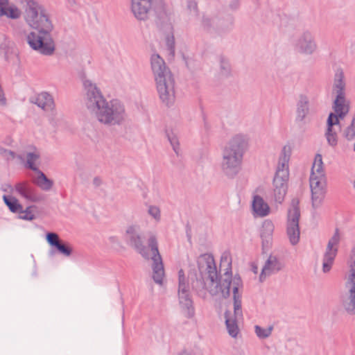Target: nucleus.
Returning a JSON list of instances; mask_svg holds the SVG:
<instances>
[{
  "instance_id": "obj_1",
  "label": "nucleus",
  "mask_w": 355,
  "mask_h": 355,
  "mask_svg": "<svg viewBox=\"0 0 355 355\" xmlns=\"http://www.w3.org/2000/svg\"><path fill=\"white\" fill-rule=\"evenodd\" d=\"M200 278H197L193 283V288L197 295L206 299L208 294L219 298H227L230 293L233 295L234 313L227 311L225 313V324L229 334L236 338L239 329L237 320L242 318V293L243 286L239 276L232 277L230 271H226L218 279V272L214 259L209 254L200 255L197 260Z\"/></svg>"
},
{
  "instance_id": "obj_2",
  "label": "nucleus",
  "mask_w": 355,
  "mask_h": 355,
  "mask_svg": "<svg viewBox=\"0 0 355 355\" xmlns=\"http://www.w3.org/2000/svg\"><path fill=\"white\" fill-rule=\"evenodd\" d=\"M85 104L88 111L101 124L112 127L122 125L127 119L124 105L117 100L107 101L96 85L91 80L83 82Z\"/></svg>"
},
{
  "instance_id": "obj_3",
  "label": "nucleus",
  "mask_w": 355,
  "mask_h": 355,
  "mask_svg": "<svg viewBox=\"0 0 355 355\" xmlns=\"http://www.w3.org/2000/svg\"><path fill=\"white\" fill-rule=\"evenodd\" d=\"M125 236L130 245L133 247L145 259L153 260V278L155 283L162 284L164 277V269L162 257L157 247V237L154 234L149 236L148 240L150 254L144 245L140 227L137 225H131L125 230Z\"/></svg>"
},
{
  "instance_id": "obj_4",
  "label": "nucleus",
  "mask_w": 355,
  "mask_h": 355,
  "mask_svg": "<svg viewBox=\"0 0 355 355\" xmlns=\"http://www.w3.org/2000/svg\"><path fill=\"white\" fill-rule=\"evenodd\" d=\"M248 143V137L243 134L234 135L225 143L222 148L220 168L226 176L234 178L239 173Z\"/></svg>"
},
{
  "instance_id": "obj_5",
  "label": "nucleus",
  "mask_w": 355,
  "mask_h": 355,
  "mask_svg": "<svg viewBox=\"0 0 355 355\" xmlns=\"http://www.w3.org/2000/svg\"><path fill=\"white\" fill-rule=\"evenodd\" d=\"M150 64L159 98L166 105L173 104L175 101V79L170 69L158 54L152 55Z\"/></svg>"
},
{
  "instance_id": "obj_6",
  "label": "nucleus",
  "mask_w": 355,
  "mask_h": 355,
  "mask_svg": "<svg viewBox=\"0 0 355 355\" xmlns=\"http://www.w3.org/2000/svg\"><path fill=\"white\" fill-rule=\"evenodd\" d=\"M346 80L343 69H338L334 74L331 94L334 98L332 103L334 112L338 119L343 120L350 110V101L346 96Z\"/></svg>"
},
{
  "instance_id": "obj_7",
  "label": "nucleus",
  "mask_w": 355,
  "mask_h": 355,
  "mask_svg": "<svg viewBox=\"0 0 355 355\" xmlns=\"http://www.w3.org/2000/svg\"><path fill=\"white\" fill-rule=\"evenodd\" d=\"M25 9L24 19L35 29H53L51 21L46 10L35 0H16Z\"/></svg>"
},
{
  "instance_id": "obj_8",
  "label": "nucleus",
  "mask_w": 355,
  "mask_h": 355,
  "mask_svg": "<svg viewBox=\"0 0 355 355\" xmlns=\"http://www.w3.org/2000/svg\"><path fill=\"white\" fill-rule=\"evenodd\" d=\"M309 182L312 195V206L314 208H318L320 206L325 194V176L320 154H317L315 157Z\"/></svg>"
},
{
  "instance_id": "obj_9",
  "label": "nucleus",
  "mask_w": 355,
  "mask_h": 355,
  "mask_svg": "<svg viewBox=\"0 0 355 355\" xmlns=\"http://www.w3.org/2000/svg\"><path fill=\"white\" fill-rule=\"evenodd\" d=\"M345 292L340 296V306L349 315H355V251L351 255L349 270L345 282Z\"/></svg>"
},
{
  "instance_id": "obj_10",
  "label": "nucleus",
  "mask_w": 355,
  "mask_h": 355,
  "mask_svg": "<svg viewBox=\"0 0 355 355\" xmlns=\"http://www.w3.org/2000/svg\"><path fill=\"white\" fill-rule=\"evenodd\" d=\"M27 35V42L35 51L44 55H52L55 49V42L51 37L53 29H37Z\"/></svg>"
},
{
  "instance_id": "obj_11",
  "label": "nucleus",
  "mask_w": 355,
  "mask_h": 355,
  "mask_svg": "<svg viewBox=\"0 0 355 355\" xmlns=\"http://www.w3.org/2000/svg\"><path fill=\"white\" fill-rule=\"evenodd\" d=\"M178 297L182 313L185 317L191 318L194 315V306L190 294L189 280L183 269H180L178 272Z\"/></svg>"
},
{
  "instance_id": "obj_12",
  "label": "nucleus",
  "mask_w": 355,
  "mask_h": 355,
  "mask_svg": "<svg viewBox=\"0 0 355 355\" xmlns=\"http://www.w3.org/2000/svg\"><path fill=\"white\" fill-rule=\"evenodd\" d=\"M298 205L299 200L297 198H293L291 201V208L288 211L286 233L292 245H296L300 240L299 219L300 212Z\"/></svg>"
},
{
  "instance_id": "obj_13",
  "label": "nucleus",
  "mask_w": 355,
  "mask_h": 355,
  "mask_svg": "<svg viewBox=\"0 0 355 355\" xmlns=\"http://www.w3.org/2000/svg\"><path fill=\"white\" fill-rule=\"evenodd\" d=\"M231 21L225 20L219 14H204L200 21L203 31L211 35H220L229 27Z\"/></svg>"
},
{
  "instance_id": "obj_14",
  "label": "nucleus",
  "mask_w": 355,
  "mask_h": 355,
  "mask_svg": "<svg viewBox=\"0 0 355 355\" xmlns=\"http://www.w3.org/2000/svg\"><path fill=\"white\" fill-rule=\"evenodd\" d=\"M163 7L162 0H132L131 10L135 17L139 21H146L150 12Z\"/></svg>"
},
{
  "instance_id": "obj_15",
  "label": "nucleus",
  "mask_w": 355,
  "mask_h": 355,
  "mask_svg": "<svg viewBox=\"0 0 355 355\" xmlns=\"http://www.w3.org/2000/svg\"><path fill=\"white\" fill-rule=\"evenodd\" d=\"M289 172L282 171L275 173L273 179V199L277 204H282L287 192V182L288 180Z\"/></svg>"
},
{
  "instance_id": "obj_16",
  "label": "nucleus",
  "mask_w": 355,
  "mask_h": 355,
  "mask_svg": "<svg viewBox=\"0 0 355 355\" xmlns=\"http://www.w3.org/2000/svg\"><path fill=\"white\" fill-rule=\"evenodd\" d=\"M340 240V236L339 231L336 229L334 234L329 239L327 246L322 264V270L324 272H329L331 268L334 260L337 254L338 245Z\"/></svg>"
},
{
  "instance_id": "obj_17",
  "label": "nucleus",
  "mask_w": 355,
  "mask_h": 355,
  "mask_svg": "<svg viewBox=\"0 0 355 355\" xmlns=\"http://www.w3.org/2000/svg\"><path fill=\"white\" fill-rule=\"evenodd\" d=\"M295 49L303 54L313 53L317 49V44L312 34L309 31L303 32L296 41Z\"/></svg>"
},
{
  "instance_id": "obj_18",
  "label": "nucleus",
  "mask_w": 355,
  "mask_h": 355,
  "mask_svg": "<svg viewBox=\"0 0 355 355\" xmlns=\"http://www.w3.org/2000/svg\"><path fill=\"white\" fill-rule=\"evenodd\" d=\"M15 189L22 198L31 202H39L44 200L42 196L38 194L33 187L27 182L17 183Z\"/></svg>"
},
{
  "instance_id": "obj_19",
  "label": "nucleus",
  "mask_w": 355,
  "mask_h": 355,
  "mask_svg": "<svg viewBox=\"0 0 355 355\" xmlns=\"http://www.w3.org/2000/svg\"><path fill=\"white\" fill-rule=\"evenodd\" d=\"M284 264L275 255L270 254L265 262L259 275V281L263 282L266 278L272 274L282 270Z\"/></svg>"
},
{
  "instance_id": "obj_20",
  "label": "nucleus",
  "mask_w": 355,
  "mask_h": 355,
  "mask_svg": "<svg viewBox=\"0 0 355 355\" xmlns=\"http://www.w3.org/2000/svg\"><path fill=\"white\" fill-rule=\"evenodd\" d=\"M47 243L52 247H54L58 252L64 257H70L73 250L71 246L67 242L61 240L58 234L49 232L46 235Z\"/></svg>"
},
{
  "instance_id": "obj_21",
  "label": "nucleus",
  "mask_w": 355,
  "mask_h": 355,
  "mask_svg": "<svg viewBox=\"0 0 355 355\" xmlns=\"http://www.w3.org/2000/svg\"><path fill=\"white\" fill-rule=\"evenodd\" d=\"M340 119H338L336 116L329 114L327 121V130L325 137L329 145L334 146L338 142V131L340 130Z\"/></svg>"
},
{
  "instance_id": "obj_22",
  "label": "nucleus",
  "mask_w": 355,
  "mask_h": 355,
  "mask_svg": "<svg viewBox=\"0 0 355 355\" xmlns=\"http://www.w3.org/2000/svg\"><path fill=\"white\" fill-rule=\"evenodd\" d=\"M31 103L35 104L44 112L53 114L55 110L54 100L51 94L47 92H41L30 100Z\"/></svg>"
},
{
  "instance_id": "obj_23",
  "label": "nucleus",
  "mask_w": 355,
  "mask_h": 355,
  "mask_svg": "<svg viewBox=\"0 0 355 355\" xmlns=\"http://www.w3.org/2000/svg\"><path fill=\"white\" fill-rule=\"evenodd\" d=\"M274 228V225L270 220H264L262 223L260 236L262 240V248L263 250H267L270 245Z\"/></svg>"
},
{
  "instance_id": "obj_24",
  "label": "nucleus",
  "mask_w": 355,
  "mask_h": 355,
  "mask_svg": "<svg viewBox=\"0 0 355 355\" xmlns=\"http://www.w3.org/2000/svg\"><path fill=\"white\" fill-rule=\"evenodd\" d=\"M253 214L259 217H265L270 212V208L262 197L256 195L252 202Z\"/></svg>"
},
{
  "instance_id": "obj_25",
  "label": "nucleus",
  "mask_w": 355,
  "mask_h": 355,
  "mask_svg": "<svg viewBox=\"0 0 355 355\" xmlns=\"http://www.w3.org/2000/svg\"><path fill=\"white\" fill-rule=\"evenodd\" d=\"M292 152V147L289 144L283 146L278 161L276 173H279L282 171L286 172L288 171V162L290 160Z\"/></svg>"
},
{
  "instance_id": "obj_26",
  "label": "nucleus",
  "mask_w": 355,
  "mask_h": 355,
  "mask_svg": "<svg viewBox=\"0 0 355 355\" xmlns=\"http://www.w3.org/2000/svg\"><path fill=\"white\" fill-rule=\"evenodd\" d=\"M309 101L304 96H301L297 105V120L302 121L309 112Z\"/></svg>"
},
{
  "instance_id": "obj_27",
  "label": "nucleus",
  "mask_w": 355,
  "mask_h": 355,
  "mask_svg": "<svg viewBox=\"0 0 355 355\" xmlns=\"http://www.w3.org/2000/svg\"><path fill=\"white\" fill-rule=\"evenodd\" d=\"M36 172L37 173V177L34 180V183L41 189L49 191L53 187V181L47 178L45 174L41 171L38 170V171Z\"/></svg>"
},
{
  "instance_id": "obj_28",
  "label": "nucleus",
  "mask_w": 355,
  "mask_h": 355,
  "mask_svg": "<svg viewBox=\"0 0 355 355\" xmlns=\"http://www.w3.org/2000/svg\"><path fill=\"white\" fill-rule=\"evenodd\" d=\"M3 200L9 209L13 213H19L22 209V205L15 198H8L3 196Z\"/></svg>"
},
{
  "instance_id": "obj_29",
  "label": "nucleus",
  "mask_w": 355,
  "mask_h": 355,
  "mask_svg": "<svg viewBox=\"0 0 355 355\" xmlns=\"http://www.w3.org/2000/svg\"><path fill=\"white\" fill-rule=\"evenodd\" d=\"M40 153L37 151L28 153L26 155L27 167L33 171H38V168L35 166V162L40 158Z\"/></svg>"
},
{
  "instance_id": "obj_30",
  "label": "nucleus",
  "mask_w": 355,
  "mask_h": 355,
  "mask_svg": "<svg viewBox=\"0 0 355 355\" xmlns=\"http://www.w3.org/2000/svg\"><path fill=\"white\" fill-rule=\"evenodd\" d=\"M343 135L348 141L355 139V116L353 117L350 125L344 130Z\"/></svg>"
},
{
  "instance_id": "obj_31",
  "label": "nucleus",
  "mask_w": 355,
  "mask_h": 355,
  "mask_svg": "<svg viewBox=\"0 0 355 355\" xmlns=\"http://www.w3.org/2000/svg\"><path fill=\"white\" fill-rule=\"evenodd\" d=\"M231 67L229 62L224 58H220V73L221 76H227L230 74Z\"/></svg>"
},
{
  "instance_id": "obj_32",
  "label": "nucleus",
  "mask_w": 355,
  "mask_h": 355,
  "mask_svg": "<svg viewBox=\"0 0 355 355\" xmlns=\"http://www.w3.org/2000/svg\"><path fill=\"white\" fill-rule=\"evenodd\" d=\"M255 333L259 338H266L271 334L272 327H269L266 329H263L259 325L254 327Z\"/></svg>"
},
{
  "instance_id": "obj_33",
  "label": "nucleus",
  "mask_w": 355,
  "mask_h": 355,
  "mask_svg": "<svg viewBox=\"0 0 355 355\" xmlns=\"http://www.w3.org/2000/svg\"><path fill=\"white\" fill-rule=\"evenodd\" d=\"M21 12L16 6L12 4L11 8L8 10L7 15L3 16L12 19H17L21 17Z\"/></svg>"
},
{
  "instance_id": "obj_34",
  "label": "nucleus",
  "mask_w": 355,
  "mask_h": 355,
  "mask_svg": "<svg viewBox=\"0 0 355 355\" xmlns=\"http://www.w3.org/2000/svg\"><path fill=\"white\" fill-rule=\"evenodd\" d=\"M148 213L157 222H159L161 220V211L158 207L150 205L148 208Z\"/></svg>"
},
{
  "instance_id": "obj_35",
  "label": "nucleus",
  "mask_w": 355,
  "mask_h": 355,
  "mask_svg": "<svg viewBox=\"0 0 355 355\" xmlns=\"http://www.w3.org/2000/svg\"><path fill=\"white\" fill-rule=\"evenodd\" d=\"M31 207H28L26 210L23 209L19 211V218L23 220H32L35 218V215L31 211Z\"/></svg>"
},
{
  "instance_id": "obj_36",
  "label": "nucleus",
  "mask_w": 355,
  "mask_h": 355,
  "mask_svg": "<svg viewBox=\"0 0 355 355\" xmlns=\"http://www.w3.org/2000/svg\"><path fill=\"white\" fill-rule=\"evenodd\" d=\"M8 0H0V17L7 15L8 10L11 8Z\"/></svg>"
},
{
  "instance_id": "obj_37",
  "label": "nucleus",
  "mask_w": 355,
  "mask_h": 355,
  "mask_svg": "<svg viewBox=\"0 0 355 355\" xmlns=\"http://www.w3.org/2000/svg\"><path fill=\"white\" fill-rule=\"evenodd\" d=\"M10 42L7 37L0 34V53H4L9 47Z\"/></svg>"
},
{
  "instance_id": "obj_38",
  "label": "nucleus",
  "mask_w": 355,
  "mask_h": 355,
  "mask_svg": "<svg viewBox=\"0 0 355 355\" xmlns=\"http://www.w3.org/2000/svg\"><path fill=\"white\" fill-rule=\"evenodd\" d=\"M168 140H169L171 146H173L174 151L178 154V147H179V142H178V138L175 135H173V136L168 135Z\"/></svg>"
},
{
  "instance_id": "obj_39",
  "label": "nucleus",
  "mask_w": 355,
  "mask_h": 355,
  "mask_svg": "<svg viewBox=\"0 0 355 355\" xmlns=\"http://www.w3.org/2000/svg\"><path fill=\"white\" fill-rule=\"evenodd\" d=\"M188 9L190 10V11H193L195 13H198V5L197 3L193 1H189L187 4Z\"/></svg>"
},
{
  "instance_id": "obj_40",
  "label": "nucleus",
  "mask_w": 355,
  "mask_h": 355,
  "mask_svg": "<svg viewBox=\"0 0 355 355\" xmlns=\"http://www.w3.org/2000/svg\"><path fill=\"white\" fill-rule=\"evenodd\" d=\"M252 270L254 274H257L258 272V267L257 266L252 265Z\"/></svg>"
},
{
  "instance_id": "obj_41",
  "label": "nucleus",
  "mask_w": 355,
  "mask_h": 355,
  "mask_svg": "<svg viewBox=\"0 0 355 355\" xmlns=\"http://www.w3.org/2000/svg\"><path fill=\"white\" fill-rule=\"evenodd\" d=\"M6 152L10 155L12 158L15 157V153L11 150H6Z\"/></svg>"
},
{
  "instance_id": "obj_42",
  "label": "nucleus",
  "mask_w": 355,
  "mask_h": 355,
  "mask_svg": "<svg viewBox=\"0 0 355 355\" xmlns=\"http://www.w3.org/2000/svg\"><path fill=\"white\" fill-rule=\"evenodd\" d=\"M94 184H96V185H98L100 184V180H98V178H94Z\"/></svg>"
},
{
  "instance_id": "obj_43",
  "label": "nucleus",
  "mask_w": 355,
  "mask_h": 355,
  "mask_svg": "<svg viewBox=\"0 0 355 355\" xmlns=\"http://www.w3.org/2000/svg\"><path fill=\"white\" fill-rule=\"evenodd\" d=\"M180 355H194V354H193L192 353H189V352H183Z\"/></svg>"
},
{
  "instance_id": "obj_44",
  "label": "nucleus",
  "mask_w": 355,
  "mask_h": 355,
  "mask_svg": "<svg viewBox=\"0 0 355 355\" xmlns=\"http://www.w3.org/2000/svg\"><path fill=\"white\" fill-rule=\"evenodd\" d=\"M67 2L70 5H73L75 3V1L74 0H67Z\"/></svg>"
},
{
  "instance_id": "obj_45",
  "label": "nucleus",
  "mask_w": 355,
  "mask_h": 355,
  "mask_svg": "<svg viewBox=\"0 0 355 355\" xmlns=\"http://www.w3.org/2000/svg\"><path fill=\"white\" fill-rule=\"evenodd\" d=\"M238 4L237 0H234V5L232 6V8H236Z\"/></svg>"
},
{
  "instance_id": "obj_46",
  "label": "nucleus",
  "mask_w": 355,
  "mask_h": 355,
  "mask_svg": "<svg viewBox=\"0 0 355 355\" xmlns=\"http://www.w3.org/2000/svg\"><path fill=\"white\" fill-rule=\"evenodd\" d=\"M10 189H12L11 186L7 185Z\"/></svg>"
}]
</instances>
